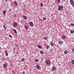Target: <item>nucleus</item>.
I'll use <instances>...</instances> for the list:
<instances>
[{
    "label": "nucleus",
    "mask_w": 74,
    "mask_h": 74,
    "mask_svg": "<svg viewBox=\"0 0 74 74\" xmlns=\"http://www.w3.org/2000/svg\"><path fill=\"white\" fill-rule=\"evenodd\" d=\"M44 40H47V38H46V37H45L44 38Z\"/></svg>",
    "instance_id": "35"
},
{
    "label": "nucleus",
    "mask_w": 74,
    "mask_h": 74,
    "mask_svg": "<svg viewBox=\"0 0 74 74\" xmlns=\"http://www.w3.org/2000/svg\"><path fill=\"white\" fill-rule=\"evenodd\" d=\"M13 26L15 27H16L18 26V24L16 22H15L13 24Z\"/></svg>",
    "instance_id": "3"
},
{
    "label": "nucleus",
    "mask_w": 74,
    "mask_h": 74,
    "mask_svg": "<svg viewBox=\"0 0 74 74\" xmlns=\"http://www.w3.org/2000/svg\"><path fill=\"white\" fill-rule=\"evenodd\" d=\"M24 60H25V58H23V59H22L21 62H23V61H24Z\"/></svg>",
    "instance_id": "26"
},
{
    "label": "nucleus",
    "mask_w": 74,
    "mask_h": 74,
    "mask_svg": "<svg viewBox=\"0 0 74 74\" xmlns=\"http://www.w3.org/2000/svg\"><path fill=\"white\" fill-rule=\"evenodd\" d=\"M59 7H60L61 9H63V6H62V5H61L60 6H59Z\"/></svg>",
    "instance_id": "21"
},
{
    "label": "nucleus",
    "mask_w": 74,
    "mask_h": 74,
    "mask_svg": "<svg viewBox=\"0 0 74 74\" xmlns=\"http://www.w3.org/2000/svg\"><path fill=\"white\" fill-rule=\"evenodd\" d=\"M40 53L41 54H43L44 52H43V51H42V50H41L40 51Z\"/></svg>",
    "instance_id": "15"
},
{
    "label": "nucleus",
    "mask_w": 74,
    "mask_h": 74,
    "mask_svg": "<svg viewBox=\"0 0 74 74\" xmlns=\"http://www.w3.org/2000/svg\"><path fill=\"white\" fill-rule=\"evenodd\" d=\"M5 1H7V0H5Z\"/></svg>",
    "instance_id": "38"
},
{
    "label": "nucleus",
    "mask_w": 74,
    "mask_h": 74,
    "mask_svg": "<svg viewBox=\"0 0 74 74\" xmlns=\"http://www.w3.org/2000/svg\"><path fill=\"white\" fill-rule=\"evenodd\" d=\"M9 11H10V12H11V9H10L9 10Z\"/></svg>",
    "instance_id": "37"
},
{
    "label": "nucleus",
    "mask_w": 74,
    "mask_h": 74,
    "mask_svg": "<svg viewBox=\"0 0 74 74\" xmlns=\"http://www.w3.org/2000/svg\"><path fill=\"white\" fill-rule=\"evenodd\" d=\"M70 3L72 5V7H74V1L73 0H71L70 1Z\"/></svg>",
    "instance_id": "2"
},
{
    "label": "nucleus",
    "mask_w": 74,
    "mask_h": 74,
    "mask_svg": "<svg viewBox=\"0 0 74 74\" xmlns=\"http://www.w3.org/2000/svg\"><path fill=\"white\" fill-rule=\"evenodd\" d=\"M46 48L47 49L49 48V46H48L46 47Z\"/></svg>",
    "instance_id": "34"
},
{
    "label": "nucleus",
    "mask_w": 74,
    "mask_h": 74,
    "mask_svg": "<svg viewBox=\"0 0 74 74\" xmlns=\"http://www.w3.org/2000/svg\"><path fill=\"white\" fill-rule=\"evenodd\" d=\"M3 13V15H5V13H6V10H4Z\"/></svg>",
    "instance_id": "10"
},
{
    "label": "nucleus",
    "mask_w": 74,
    "mask_h": 74,
    "mask_svg": "<svg viewBox=\"0 0 74 74\" xmlns=\"http://www.w3.org/2000/svg\"><path fill=\"white\" fill-rule=\"evenodd\" d=\"M9 36L10 37V38H12V36H11V35H9Z\"/></svg>",
    "instance_id": "28"
},
{
    "label": "nucleus",
    "mask_w": 74,
    "mask_h": 74,
    "mask_svg": "<svg viewBox=\"0 0 74 74\" xmlns=\"http://www.w3.org/2000/svg\"><path fill=\"white\" fill-rule=\"evenodd\" d=\"M71 25H72V26H74V25L73 24V23H71Z\"/></svg>",
    "instance_id": "32"
},
{
    "label": "nucleus",
    "mask_w": 74,
    "mask_h": 74,
    "mask_svg": "<svg viewBox=\"0 0 74 74\" xmlns=\"http://www.w3.org/2000/svg\"><path fill=\"white\" fill-rule=\"evenodd\" d=\"M71 62L73 64H74V60H72Z\"/></svg>",
    "instance_id": "19"
},
{
    "label": "nucleus",
    "mask_w": 74,
    "mask_h": 74,
    "mask_svg": "<svg viewBox=\"0 0 74 74\" xmlns=\"http://www.w3.org/2000/svg\"><path fill=\"white\" fill-rule=\"evenodd\" d=\"M58 10H59V11H61V9L60 8V7H58Z\"/></svg>",
    "instance_id": "22"
},
{
    "label": "nucleus",
    "mask_w": 74,
    "mask_h": 74,
    "mask_svg": "<svg viewBox=\"0 0 74 74\" xmlns=\"http://www.w3.org/2000/svg\"><path fill=\"white\" fill-rule=\"evenodd\" d=\"M74 31L73 30H71V34H73L74 33Z\"/></svg>",
    "instance_id": "14"
},
{
    "label": "nucleus",
    "mask_w": 74,
    "mask_h": 74,
    "mask_svg": "<svg viewBox=\"0 0 74 74\" xmlns=\"http://www.w3.org/2000/svg\"><path fill=\"white\" fill-rule=\"evenodd\" d=\"M58 43L60 44H62L63 43V42L62 41H59Z\"/></svg>",
    "instance_id": "13"
},
{
    "label": "nucleus",
    "mask_w": 74,
    "mask_h": 74,
    "mask_svg": "<svg viewBox=\"0 0 74 74\" xmlns=\"http://www.w3.org/2000/svg\"><path fill=\"white\" fill-rule=\"evenodd\" d=\"M23 18L24 19H27V17L25 16H23Z\"/></svg>",
    "instance_id": "7"
},
{
    "label": "nucleus",
    "mask_w": 74,
    "mask_h": 74,
    "mask_svg": "<svg viewBox=\"0 0 74 74\" xmlns=\"http://www.w3.org/2000/svg\"><path fill=\"white\" fill-rule=\"evenodd\" d=\"M38 48L41 49V46H40V45H38Z\"/></svg>",
    "instance_id": "23"
},
{
    "label": "nucleus",
    "mask_w": 74,
    "mask_h": 74,
    "mask_svg": "<svg viewBox=\"0 0 74 74\" xmlns=\"http://www.w3.org/2000/svg\"><path fill=\"white\" fill-rule=\"evenodd\" d=\"M15 5H16V6H17L18 5V4L17 3V2H16L15 1L14 2Z\"/></svg>",
    "instance_id": "9"
},
{
    "label": "nucleus",
    "mask_w": 74,
    "mask_h": 74,
    "mask_svg": "<svg viewBox=\"0 0 74 74\" xmlns=\"http://www.w3.org/2000/svg\"><path fill=\"white\" fill-rule=\"evenodd\" d=\"M13 31H14V32H15V33H16H16H17V32H16V30L15 29H13Z\"/></svg>",
    "instance_id": "16"
},
{
    "label": "nucleus",
    "mask_w": 74,
    "mask_h": 74,
    "mask_svg": "<svg viewBox=\"0 0 74 74\" xmlns=\"http://www.w3.org/2000/svg\"><path fill=\"white\" fill-rule=\"evenodd\" d=\"M45 63L47 65H50V64L51 63V62L49 60H47L46 61Z\"/></svg>",
    "instance_id": "1"
},
{
    "label": "nucleus",
    "mask_w": 74,
    "mask_h": 74,
    "mask_svg": "<svg viewBox=\"0 0 74 74\" xmlns=\"http://www.w3.org/2000/svg\"><path fill=\"white\" fill-rule=\"evenodd\" d=\"M29 25H30L31 26V27H33V22H31L29 23Z\"/></svg>",
    "instance_id": "4"
},
{
    "label": "nucleus",
    "mask_w": 74,
    "mask_h": 74,
    "mask_svg": "<svg viewBox=\"0 0 74 74\" xmlns=\"http://www.w3.org/2000/svg\"><path fill=\"white\" fill-rule=\"evenodd\" d=\"M67 53H68L67 51L65 50L64 51V53L65 54H67Z\"/></svg>",
    "instance_id": "12"
},
{
    "label": "nucleus",
    "mask_w": 74,
    "mask_h": 74,
    "mask_svg": "<svg viewBox=\"0 0 74 74\" xmlns=\"http://www.w3.org/2000/svg\"><path fill=\"white\" fill-rule=\"evenodd\" d=\"M23 74H25V71H23Z\"/></svg>",
    "instance_id": "36"
},
{
    "label": "nucleus",
    "mask_w": 74,
    "mask_h": 74,
    "mask_svg": "<svg viewBox=\"0 0 74 74\" xmlns=\"http://www.w3.org/2000/svg\"><path fill=\"white\" fill-rule=\"evenodd\" d=\"M57 1L58 3H60V0H57Z\"/></svg>",
    "instance_id": "30"
},
{
    "label": "nucleus",
    "mask_w": 74,
    "mask_h": 74,
    "mask_svg": "<svg viewBox=\"0 0 74 74\" xmlns=\"http://www.w3.org/2000/svg\"><path fill=\"white\" fill-rule=\"evenodd\" d=\"M3 67H6V64H4L3 65Z\"/></svg>",
    "instance_id": "24"
},
{
    "label": "nucleus",
    "mask_w": 74,
    "mask_h": 74,
    "mask_svg": "<svg viewBox=\"0 0 74 74\" xmlns=\"http://www.w3.org/2000/svg\"><path fill=\"white\" fill-rule=\"evenodd\" d=\"M3 27H4V29H5L6 28V27H5V25H3Z\"/></svg>",
    "instance_id": "33"
},
{
    "label": "nucleus",
    "mask_w": 74,
    "mask_h": 74,
    "mask_svg": "<svg viewBox=\"0 0 74 74\" xmlns=\"http://www.w3.org/2000/svg\"><path fill=\"white\" fill-rule=\"evenodd\" d=\"M24 27L26 29H28V27H27V25H25Z\"/></svg>",
    "instance_id": "18"
},
{
    "label": "nucleus",
    "mask_w": 74,
    "mask_h": 74,
    "mask_svg": "<svg viewBox=\"0 0 74 74\" xmlns=\"http://www.w3.org/2000/svg\"><path fill=\"white\" fill-rule=\"evenodd\" d=\"M66 36H65V35H63L62 36V38H64V39H66Z\"/></svg>",
    "instance_id": "17"
},
{
    "label": "nucleus",
    "mask_w": 74,
    "mask_h": 74,
    "mask_svg": "<svg viewBox=\"0 0 74 74\" xmlns=\"http://www.w3.org/2000/svg\"><path fill=\"white\" fill-rule=\"evenodd\" d=\"M17 47H19V45H17Z\"/></svg>",
    "instance_id": "39"
},
{
    "label": "nucleus",
    "mask_w": 74,
    "mask_h": 74,
    "mask_svg": "<svg viewBox=\"0 0 74 74\" xmlns=\"http://www.w3.org/2000/svg\"><path fill=\"white\" fill-rule=\"evenodd\" d=\"M5 55L6 56H8V53H7V51H5Z\"/></svg>",
    "instance_id": "11"
},
{
    "label": "nucleus",
    "mask_w": 74,
    "mask_h": 74,
    "mask_svg": "<svg viewBox=\"0 0 74 74\" xmlns=\"http://www.w3.org/2000/svg\"><path fill=\"white\" fill-rule=\"evenodd\" d=\"M50 44L51 45V46H52V47H53V46H54V44H53V43L51 42L50 43Z\"/></svg>",
    "instance_id": "8"
},
{
    "label": "nucleus",
    "mask_w": 74,
    "mask_h": 74,
    "mask_svg": "<svg viewBox=\"0 0 74 74\" xmlns=\"http://www.w3.org/2000/svg\"><path fill=\"white\" fill-rule=\"evenodd\" d=\"M16 16V14H14V17H15V16Z\"/></svg>",
    "instance_id": "31"
},
{
    "label": "nucleus",
    "mask_w": 74,
    "mask_h": 74,
    "mask_svg": "<svg viewBox=\"0 0 74 74\" xmlns=\"http://www.w3.org/2000/svg\"><path fill=\"white\" fill-rule=\"evenodd\" d=\"M56 69V67L53 66L52 67V69H51V70L53 71H55Z\"/></svg>",
    "instance_id": "5"
},
{
    "label": "nucleus",
    "mask_w": 74,
    "mask_h": 74,
    "mask_svg": "<svg viewBox=\"0 0 74 74\" xmlns=\"http://www.w3.org/2000/svg\"><path fill=\"white\" fill-rule=\"evenodd\" d=\"M35 61L36 62H38V60L37 59H36Z\"/></svg>",
    "instance_id": "27"
},
{
    "label": "nucleus",
    "mask_w": 74,
    "mask_h": 74,
    "mask_svg": "<svg viewBox=\"0 0 74 74\" xmlns=\"http://www.w3.org/2000/svg\"><path fill=\"white\" fill-rule=\"evenodd\" d=\"M36 69H38V70H39L40 66H39V65H36Z\"/></svg>",
    "instance_id": "6"
},
{
    "label": "nucleus",
    "mask_w": 74,
    "mask_h": 74,
    "mask_svg": "<svg viewBox=\"0 0 74 74\" xmlns=\"http://www.w3.org/2000/svg\"><path fill=\"white\" fill-rule=\"evenodd\" d=\"M72 52H74V49L73 48L72 49H71Z\"/></svg>",
    "instance_id": "29"
},
{
    "label": "nucleus",
    "mask_w": 74,
    "mask_h": 74,
    "mask_svg": "<svg viewBox=\"0 0 74 74\" xmlns=\"http://www.w3.org/2000/svg\"><path fill=\"white\" fill-rule=\"evenodd\" d=\"M40 6L42 7L43 5V4L42 3H40Z\"/></svg>",
    "instance_id": "20"
},
{
    "label": "nucleus",
    "mask_w": 74,
    "mask_h": 74,
    "mask_svg": "<svg viewBox=\"0 0 74 74\" xmlns=\"http://www.w3.org/2000/svg\"><path fill=\"white\" fill-rule=\"evenodd\" d=\"M46 19H47V18H45V17H44L43 18V20H46Z\"/></svg>",
    "instance_id": "25"
}]
</instances>
